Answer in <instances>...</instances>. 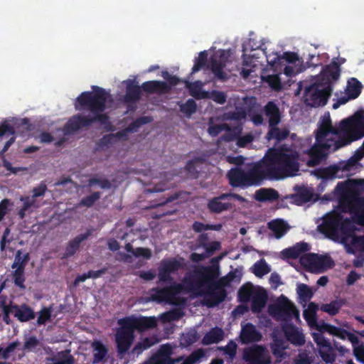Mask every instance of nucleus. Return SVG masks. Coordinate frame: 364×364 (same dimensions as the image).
Wrapping results in <instances>:
<instances>
[{
	"mask_svg": "<svg viewBox=\"0 0 364 364\" xmlns=\"http://www.w3.org/2000/svg\"><path fill=\"white\" fill-rule=\"evenodd\" d=\"M202 163L203 160L200 158H196L193 160L188 161L185 166V170L188 177L191 178H198L200 173V170L198 169V166Z\"/></svg>",
	"mask_w": 364,
	"mask_h": 364,
	"instance_id": "obj_42",
	"label": "nucleus"
},
{
	"mask_svg": "<svg viewBox=\"0 0 364 364\" xmlns=\"http://www.w3.org/2000/svg\"><path fill=\"white\" fill-rule=\"evenodd\" d=\"M220 228V225H208L198 221H195L192 225V229L196 232H201L203 230H219Z\"/></svg>",
	"mask_w": 364,
	"mask_h": 364,
	"instance_id": "obj_56",
	"label": "nucleus"
},
{
	"mask_svg": "<svg viewBox=\"0 0 364 364\" xmlns=\"http://www.w3.org/2000/svg\"><path fill=\"white\" fill-rule=\"evenodd\" d=\"M333 193L343 211L353 214L352 220L340 213L330 215L324 219L321 231L328 238L346 245L358 230L355 224L364 226V197L360 196L357 183L350 180L338 183Z\"/></svg>",
	"mask_w": 364,
	"mask_h": 364,
	"instance_id": "obj_1",
	"label": "nucleus"
},
{
	"mask_svg": "<svg viewBox=\"0 0 364 364\" xmlns=\"http://www.w3.org/2000/svg\"><path fill=\"white\" fill-rule=\"evenodd\" d=\"M183 358V356L181 355ZM205 357V351L202 348L193 350L186 358L181 360V364H196Z\"/></svg>",
	"mask_w": 364,
	"mask_h": 364,
	"instance_id": "obj_50",
	"label": "nucleus"
},
{
	"mask_svg": "<svg viewBox=\"0 0 364 364\" xmlns=\"http://www.w3.org/2000/svg\"><path fill=\"white\" fill-rule=\"evenodd\" d=\"M264 114L268 119L269 126L278 125L282 119L278 106L272 101L268 102L264 107Z\"/></svg>",
	"mask_w": 364,
	"mask_h": 364,
	"instance_id": "obj_24",
	"label": "nucleus"
},
{
	"mask_svg": "<svg viewBox=\"0 0 364 364\" xmlns=\"http://www.w3.org/2000/svg\"><path fill=\"white\" fill-rule=\"evenodd\" d=\"M92 88V91L83 92L76 98L75 108L79 111L88 110L92 115H73L62 129L64 135L73 134L95 122L104 125L108 131L112 130L109 117L107 114L104 113L107 108V100L110 95L102 87L93 85Z\"/></svg>",
	"mask_w": 364,
	"mask_h": 364,
	"instance_id": "obj_3",
	"label": "nucleus"
},
{
	"mask_svg": "<svg viewBox=\"0 0 364 364\" xmlns=\"http://www.w3.org/2000/svg\"><path fill=\"white\" fill-rule=\"evenodd\" d=\"M268 228L273 232L276 238L279 239L287 232V223L281 219L272 220L268 223Z\"/></svg>",
	"mask_w": 364,
	"mask_h": 364,
	"instance_id": "obj_37",
	"label": "nucleus"
},
{
	"mask_svg": "<svg viewBox=\"0 0 364 364\" xmlns=\"http://www.w3.org/2000/svg\"><path fill=\"white\" fill-rule=\"evenodd\" d=\"M336 141L334 139H326L320 142L316 141L315 144L309 150L308 154L310 159L308 164L309 166L318 164L325 156V151L334 150V141Z\"/></svg>",
	"mask_w": 364,
	"mask_h": 364,
	"instance_id": "obj_16",
	"label": "nucleus"
},
{
	"mask_svg": "<svg viewBox=\"0 0 364 364\" xmlns=\"http://www.w3.org/2000/svg\"><path fill=\"white\" fill-rule=\"evenodd\" d=\"M142 90L149 94H167L170 92L171 87L164 81L150 80L142 83Z\"/></svg>",
	"mask_w": 364,
	"mask_h": 364,
	"instance_id": "obj_23",
	"label": "nucleus"
},
{
	"mask_svg": "<svg viewBox=\"0 0 364 364\" xmlns=\"http://www.w3.org/2000/svg\"><path fill=\"white\" fill-rule=\"evenodd\" d=\"M40 345L39 340L34 336H29L24 342L23 350L27 352L34 351Z\"/></svg>",
	"mask_w": 364,
	"mask_h": 364,
	"instance_id": "obj_60",
	"label": "nucleus"
},
{
	"mask_svg": "<svg viewBox=\"0 0 364 364\" xmlns=\"http://www.w3.org/2000/svg\"><path fill=\"white\" fill-rule=\"evenodd\" d=\"M345 304L343 299H335L328 304H322L320 309L330 316L336 315Z\"/></svg>",
	"mask_w": 364,
	"mask_h": 364,
	"instance_id": "obj_39",
	"label": "nucleus"
},
{
	"mask_svg": "<svg viewBox=\"0 0 364 364\" xmlns=\"http://www.w3.org/2000/svg\"><path fill=\"white\" fill-rule=\"evenodd\" d=\"M264 80L274 90L279 91L282 89L281 79L278 75H268Z\"/></svg>",
	"mask_w": 364,
	"mask_h": 364,
	"instance_id": "obj_57",
	"label": "nucleus"
},
{
	"mask_svg": "<svg viewBox=\"0 0 364 364\" xmlns=\"http://www.w3.org/2000/svg\"><path fill=\"white\" fill-rule=\"evenodd\" d=\"M92 235V230H87L85 232L77 235L73 240L69 241L64 253L65 258L73 256L78 250L82 242L88 239Z\"/></svg>",
	"mask_w": 364,
	"mask_h": 364,
	"instance_id": "obj_27",
	"label": "nucleus"
},
{
	"mask_svg": "<svg viewBox=\"0 0 364 364\" xmlns=\"http://www.w3.org/2000/svg\"><path fill=\"white\" fill-rule=\"evenodd\" d=\"M153 121V118L149 116H143L136 118L134 121L131 122L127 128V131L129 133L136 132L142 125L149 124Z\"/></svg>",
	"mask_w": 364,
	"mask_h": 364,
	"instance_id": "obj_47",
	"label": "nucleus"
},
{
	"mask_svg": "<svg viewBox=\"0 0 364 364\" xmlns=\"http://www.w3.org/2000/svg\"><path fill=\"white\" fill-rule=\"evenodd\" d=\"M271 269L266 261L263 259L256 262L253 266V273L257 277H262L270 272Z\"/></svg>",
	"mask_w": 364,
	"mask_h": 364,
	"instance_id": "obj_49",
	"label": "nucleus"
},
{
	"mask_svg": "<svg viewBox=\"0 0 364 364\" xmlns=\"http://www.w3.org/2000/svg\"><path fill=\"white\" fill-rule=\"evenodd\" d=\"M183 257L178 259L171 257L162 259L158 268V278L159 282L162 283H172L173 278L171 276V274L183 269Z\"/></svg>",
	"mask_w": 364,
	"mask_h": 364,
	"instance_id": "obj_13",
	"label": "nucleus"
},
{
	"mask_svg": "<svg viewBox=\"0 0 364 364\" xmlns=\"http://www.w3.org/2000/svg\"><path fill=\"white\" fill-rule=\"evenodd\" d=\"M227 94L219 90H212L208 92L206 98H209L219 105H224L227 101Z\"/></svg>",
	"mask_w": 364,
	"mask_h": 364,
	"instance_id": "obj_55",
	"label": "nucleus"
},
{
	"mask_svg": "<svg viewBox=\"0 0 364 364\" xmlns=\"http://www.w3.org/2000/svg\"><path fill=\"white\" fill-rule=\"evenodd\" d=\"M224 338V331L221 328L213 327L206 333L202 338V343L205 346L218 343Z\"/></svg>",
	"mask_w": 364,
	"mask_h": 364,
	"instance_id": "obj_32",
	"label": "nucleus"
},
{
	"mask_svg": "<svg viewBox=\"0 0 364 364\" xmlns=\"http://www.w3.org/2000/svg\"><path fill=\"white\" fill-rule=\"evenodd\" d=\"M134 333L135 331L139 332H144L149 329L154 328L156 326L157 322L154 317L146 316H127L120 318Z\"/></svg>",
	"mask_w": 364,
	"mask_h": 364,
	"instance_id": "obj_15",
	"label": "nucleus"
},
{
	"mask_svg": "<svg viewBox=\"0 0 364 364\" xmlns=\"http://www.w3.org/2000/svg\"><path fill=\"white\" fill-rule=\"evenodd\" d=\"M46 364H74V357L70 354V350L59 351L50 358H46Z\"/></svg>",
	"mask_w": 364,
	"mask_h": 364,
	"instance_id": "obj_34",
	"label": "nucleus"
},
{
	"mask_svg": "<svg viewBox=\"0 0 364 364\" xmlns=\"http://www.w3.org/2000/svg\"><path fill=\"white\" fill-rule=\"evenodd\" d=\"M24 269H21V268H17L12 274L14 284L21 289H26V286L24 285L26 280L24 277Z\"/></svg>",
	"mask_w": 364,
	"mask_h": 364,
	"instance_id": "obj_54",
	"label": "nucleus"
},
{
	"mask_svg": "<svg viewBox=\"0 0 364 364\" xmlns=\"http://www.w3.org/2000/svg\"><path fill=\"white\" fill-rule=\"evenodd\" d=\"M93 350L92 364H98L106 360L108 354V348L102 343V341L95 340L91 343Z\"/></svg>",
	"mask_w": 364,
	"mask_h": 364,
	"instance_id": "obj_30",
	"label": "nucleus"
},
{
	"mask_svg": "<svg viewBox=\"0 0 364 364\" xmlns=\"http://www.w3.org/2000/svg\"><path fill=\"white\" fill-rule=\"evenodd\" d=\"M259 287H255L252 283L243 284L238 290V300L242 303L249 302L257 293Z\"/></svg>",
	"mask_w": 364,
	"mask_h": 364,
	"instance_id": "obj_33",
	"label": "nucleus"
},
{
	"mask_svg": "<svg viewBox=\"0 0 364 364\" xmlns=\"http://www.w3.org/2000/svg\"><path fill=\"white\" fill-rule=\"evenodd\" d=\"M220 268L218 264L202 266L194 271L193 275L189 279H186V283L191 289H198L203 287L204 284H210L215 289H225L230 282L224 276L218 279Z\"/></svg>",
	"mask_w": 364,
	"mask_h": 364,
	"instance_id": "obj_5",
	"label": "nucleus"
},
{
	"mask_svg": "<svg viewBox=\"0 0 364 364\" xmlns=\"http://www.w3.org/2000/svg\"><path fill=\"white\" fill-rule=\"evenodd\" d=\"M182 356L176 358V360H171L168 356H164L162 353H154L145 361L140 364H176L181 362Z\"/></svg>",
	"mask_w": 364,
	"mask_h": 364,
	"instance_id": "obj_36",
	"label": "nucleus"
},
{
	"mask_svg": "<svg viewBox=\"0 0 364 364\" xmlns=\"http://www.w3.org/2000/svg\"><path fill=\"white\" fill-rule=\"evenodd\" d=\"M298 161L299 154L296 151L269 149L264 158L249 171L233 168L227 176L232 187L259 185L264 179H281L295 176L299 170Z\"/></svg>",
	"mask_w": 364,
	"mask_h": 364,
	"instance_id": "obj_2",
	"label": "nucleus"
},
{
	"mask_svg": "<svg viewBox=\"0 0 364 364\" xmlns=\"http://www.w3.org/2000/svg\"><path fill=\"white\" fill-rule=\"evenodd\" d=\"M52 306L43 307L39 312L38 317L37 318L38 325H43L46 321H49L51 317Z\"/></svg>",
	"mask_w": 364,
	"mask_h": 364,
	"instance_id": "obj_59",
	"label": "nucleus"
},
{
	"mask_svg": "<svg viewBox=\"0 0 364 364\" xmlns=\"http://www.w3.org/2000/svg\"><path fill=\"white\" fill-rule=\"evenodd\" d=\"M362 85L356 78H351L348 82L346 93L349 99L357 98L361 92Z\"/></svg>",
	"mask_w": 364,
	"mask_h": 364,
	"instance_id": "obj_40",
	"label": "nucleus"
},
{
	"mask_svg": "<svg viewBox=\"0 0 364 364\" xmlns=\"http://www.w3.org/2000/svg\"><path fill=\"white\" fill-rule=\"evenodd\" d=\"M314 342L319 348V355L326 363H333L335 355L330 342L321 333L312 334Z\"/></svg>",
	"mask_w": 364,
	"mask_h": 364,
	"instance_id": "obj_19",
	"label": "nucleus"
},
{
	"mask_svg": "<svg viewBox=\"0 0 364 364\" xmlns=\"http://www.w3.org/2000/svg\"><path fill=\"white\" fill-rule=\"evenodd\" d=\"M169 286L163 288H153L151 290L150 297L152 301L159 303L166 302L171 305H178L183 300L178 294L183 290H187L186 284L173 282Z\"/></svg>",
	"mask_w": 364,
	"mask_h": 364,
	"instance_id": "obj_7",
	"label": "nucleus"
},
{
	"mask_svg": "<svg viewBox=\"0 0 364 364\" xmlns=\"http://www.w3.org/2000/svg\"><path fill=\"white\" fill-rule=\"evenodd\" d=\"M97 184L99 185L100 188L103 189H109L112 186L110 181L107 178L101 179L93 177L90 178L88 180L89 186H92Z\"/></svg>",
	"mask_w": 364,
	"mask_h": 364,
	"instance_id": "obj_62",
	"label": "nucleus"
},
{
	"mask_svg": "<svg viewBox=\"0 0 364 364\" xmlns=\"http://www.w3.org/2000/svg\"><path fill=\"white\" fill-rule=\"evenodd\" d=\"M276 55L277 57L272 62L268 60L269 64L274 65L276 63V60H279L280 59H284L289 63H295L298 60V55L294 52H284L282 55L276 53Z\"/></svg>",
	"mask_w": 364,
	"mask_h": 364,
	"instance_id": "obj_58",
	"label": "nucleus"
},
{
	"mask_svg": "<svg viewBox=\"0 0 364 364\" xmlns=\"http://www.w3.org/2000/svg\"><path fill=\"white\" fill-rule=\"evenodd\" d=\"M297 294L299 298L304 302L309 301L314 295L311 289L305 284H300L298 286Z\"/></svg>",
	"mask_w": 364,
	"mask_h": 364,
	"instance_id": "obj_53",
	"label": "nucleus"
},
{
	"mask_svg": "<svg viewBox=\"0 0 364 364\" xmlns=\"http://www.w3.org/2000/svg\"><path fill=\"white\" fill-rule=\"evenodd\" d=\"M340 71L339 65L336 62H333L323 69L317 80L326 87L329 85L332 91V83L333 81H336L339 78Z\"/></svg>",
	"mask_w": 364,
	"mask_h": 364,
	"instance_id": "obj_20",
	"label": "nucleus"
},
{
	"mask_svg": "<svg viewBox=\"0 0 364 364\" xmlns=\"http://www.w3.org/2000/svg\"><path fill=\"white\" fill-rule=\"evenodd\" d=\"M268 296L266 290L262 287H259L257 293L252 298L251 311L254 314L260 313L265 307L267 301Z\"/></svg>",
	"mask_w": 364,
	"mask_h": 364,
	"instance_id": "obj_28",
	"label": "nucleus"
},
{
	"mask_svg": "<svg viewBox=\"0 0 364 364\" xmlns=\"http://www.w3.org/2000/svg\"><path fill=\"white\" fill-rule=\"evenodd\" d=\"M310 246L305 242L296 243L291 247L286 248L282 251V255L284 259H297L301 257L302 254L308 252Z\"/></svg>",
	"mask_w": 364,
	"mask_h": 364,
	"instance_id": "obj_26",
	"label": "nucleus"
},
{
	"mask_svg": "<svg viewBox=\"0 0 364 364\" xmlns=\"http://www.w3.org/2000/svg\"><path fill=\"white\" fill-rule=\"evenodd\" d=\"M331 92L329 85L326 87L316 80L306 88L304 102L306 105L311 107H323L327 104Z\"/></svg>",
	"mask_w": 364,
	"mask_h": 364,
	"instance_id": "obj_8",
	"label": "nucleus"
},
{
	"mask_svg": "<svg viewBox=\"0 0 364 364\" xmlns=\"http://www.w3.org/2000/svg\"><path fill=\"white\" fill-rule=\"evenodd\" d=\"M269 313L277 320L284 321L282 323V330L285 338L291 344L297 346H303L306 341L304 333L291 323H289L294 317L299 318V312L287 298L282 296V300L269 307Z\"/></svg>",
	"mask_w": 364,
	"mask_h": 364,
	"instance_id": "obj_4",
	"label": "nucleus"
},
{
	"mask_svg": "<svg viewBox=\"0 0 364 364\" xmlns=\"http://www.w3.org/2000/svg\"><path fill=\"white\" fill-rule=\"evenodd\" d=\"M208 60V53L203 50L199 53L198 57L194 60V65L191 70V73H196L203 68Z\"/></svg>",
	"mask_w": 364,
	"mask_h": 364,
	"instance_id": "obj_51",
	"label": "nucleus"
},
{
	"mask_svg": "<svg viewBox=\"0 0 364 364\" xmlns=\"http://www.w3.org/2000/svg\"><path fill=\"white\" fill-rule=\"evenodd\" d=\"M30 259V255L28 253H26L23 255L22 251L18 250L16 251L14 261L11 265L12 269L21 268V269H24L27 263Z\"/></svg>",
	"mask_w": 364,
	"mask_h": 364,
	"instance_id": "obj_45",
	"label": "nucleus"
},
{
	"mask_svg": "<svg viewBox=\"0 0 364 364\" xmlns=\"http://www.w3.org/2000/svg\"><path fill=\"white\" fill-rule=\"evenodd\" d=\"M240 337L241 342L244 344L259 341L262 338V334L257 330L255 326L251 323L242 325Z\"/></svg>",
	"mask_w": 364,
	"mask_h": 364,
	"instance_id": "obj_22",
	"label": "nucleus"
},
{
	"mask_svg": "<svg viewBox=\"0 0 364 364\" xmlns=\"http://www.w3.org/2000/svg\"><path fill=\"white\" fill-rule=\"evenodd\" d=\"M233 207L234 205L228 199L226 193L210 198L207 203V208L212 214H220L230 210Z\"/></svg>",
	"mask_w": 364,
	"mask_h": 364,
	"instance_id": "obj_18",
	"label": "nucleus"
},
{
	"mask_svg": "<svg viewBox=\"0 0 364 364\" xmlns=\"http://www.w3.org/2000/svg\"><path fill=\"white\" fill-rule=\"evenodd\" d=\"M331 134H338V129L332 126L331 121L328 117L323 120L321 124L316 131V141L320 142L326 139H332L331 138H328Z\"/></svg>",
	"mask_w": 364,
	"mask_h": 364,
	"instance_id": "obj_29",
	"label": "nucleus"
},
{
	"mask_svg": "<svg viewBox=\"0 0 364 364\" xmlns=\"http://www.w3.org/2000/svg\"><path fill=\"white\" fill-rule=\"evenodd\" d=\"M351 245L360 251H364V235H356L355 232L350 236Z\"/></svg>",
	"mask_w": 364,
	"mask_h": 364,
	"instance_id": "obj_63",
	"label": "nucleus"
},
{
	"mask_svg": "<svg viewBox=\"0 0 364 364\" xmlns=\"http://www.w3.org/2000/svg\"><path fill=\"white\" fill-rule=\"evenodd\" d=\"M187 291L194 292L199 296H203V304L208 308H213L223 302L228 295L225 289H215L210 284H204L198 289H191L185 282Z\"/></svg>",
	"mask_w": 364,
	"mask_h": 364,
	"instance_id": "obj_9",
	"label": "nucleus"
},
{
	"mask_svg": "<svg viewBox=\"0 0 364 364\" xmlns=\"http://www.w3.org/2000/svg\"><path fill=\"white\" fill-rule=\"evenodd\" d=\"M141 86L140 87L134 81L128 82L124 95V101L127 103H135L141 99Z\"/></svg>",
	"mask_w": 364,
	"mask_h": 364,
	"instance_id": "obj_31",
	"label": "nucleus"
},
{
	"mask_svg": "<svg viewBox=\"0 0 364 364\" xmlns=\"http://www.w3.org/2000/svg\"><path fill=\"white\" fill-rule=\"evenodd\" d=\"M278 198V192L273 188H261L255 193V199L259 202L273 201Z\"/></svg>",
	"mask_w": 364,
	"mask_h": 364,
	"instance_id": "obj_38",
	"label": "nucleus"
},
{
	"mask_svg": "<svg viewBox=\"0 0 364 364\" xmlns=\"http://www.w3.org/2000/svg\"><path fill=\"white\" fill-rule=\"evenodd\" d=\"M202 83L200 81H196L194 82L186 83V87L188 88L190 95L196 99L206 98L208 92L202 90Z\"/></svg>",
	"mask_w": 364,
	"mask_h": 364,
	"instance_id": "obj_41",
	"label": "nucleus"
},
{
	"mask_svg": "<svg viewBox=\"0 0 364 364\" xmlns=\"http://www.w3.org/2000/svg\"><path fill=\"white\" fill-rule=\"evenodd\" d=\"M289 130L287 128L280 129L278 125L269 126V130L265 138L268 141L274 139L277 141H282L289 136Z\"/></svg>",
	"mask_w": 364,
	"mask_h": 364,
	"instance_id": "obj_35",
	"label": "nucleus"
},
{
	"mask_svg": "<svg viewBox=\"0 0 364 364\" xmlns=\"http://www.w3.org/2000/svg\"><path fill=\"white\" fill-rule=\"evenodd\" d=\"M243 359L249 364H272L269 351L261 345L255 344L245 348Z\"/></svg>",
	"mask_w": 364,
	"mask_h": 364,
	"instance_id": "obj_14",
	"label": "nucleus"
},
{
	"mask_svg": "<svg viewBox=\"0 0 364 364\" xmlns=\"http://www.w3.org/2000/svg\"><path fill=\"white\" fill-rule=\"evenodd\" d=\"M100 192H93L92 194L82 198L78 204L79 207L91 208L100 198Z\"/></svg>",
	"mask_w": 364,
	"mask_h": 364,
	"instance_id": "obj_52",
	"label": "nucleus"
},
{
	"mask_svg": "<svg viewBox=\"0 0 364 364\" xmlns=\"http://www.w3.org/2000/svg\"><path fill=\"white\" fill-rule=\"evenodd\" d=\"M360 159V156H352L346 161H341L337 164L318 169L316 174L318 178L326 181L329 179L342 177L344 172L350 171L353 169Z\"/></svg>",
	"mask_w": 364,
	"mask_h": 364,
	"instance_id": "obj_10",
	"label": "nucleus"
},
{
	"mask_svg": "<svg viewBox=\"0 0 364 364\" xmlns=\"http://www.w3.org/2000/svg\"><path fill=\"white\" fill-rule=\"evenodd\" d=\"M300 263L316 272H323L334 266V262L331 257L316 253L304 254L300 257Z\"/></svg>",
	"mask_w": 364,
	"mask_h": 364,
	"instance_id": "obj_11",
	"label": "nucleus"
},
{
	"mask_svg": "<svg viewBox=\"0 0 364 364\" xmlns=\"http://www.w3.org/2000/svg\"><path fill=\"white\" fill-rule=\"evenodd\" d=\"M317 328L342 340L348 339L353 345L359 343L358 337L355 334L348 332L342 328L329 323H324L320 327L318 326Z\"/></svg>",
	"mask_w": 364,
	"mask_h": 364,
	"instance_id": "obj_21",
	"label": "nucleus"
},
{
	"mask_svg": "<svg viewBox=\"0 0 364 364\" xmlns=\"http://www.w3.org/2000/svg\"><path fill=\"white\" fill-rule=\"evenodd\" d=\"M228 53L225 50L219 51V55L210 58V69L215 77L221 81H225L228 77L223 71L228 58Z\"/></svg>",
	"mask_w": 364,
	"mask_h": 364,
	"instance_id": "obj_17",
	"label": "nucleus"
},
{
	"mask_svg": "<svg viewBox=\"0 0 364 364\" xmlns=\"http://www.w3.org/2000/svg\"><path fill=\"white\" fill-rule=\"evenodd\" d=\"M197 105L193 99H188L184 104L181 106V111L190 116L196 112Z\"/></svg>",
	"mask_w": 364,
	"mask_h": 364,
	"instance_id": "obj_61",
	"label": "nucleus"
},
{
	"mask_svg": "<svg viewBox=\"0 0 364 364\" xmlns=\"http://www.w3.org/2000/svg\"><path fill=\"white\" fill-rule=\"evenodd\" d=\"M119 327L117 329L115 333V343L117 351L119 355L124 356L130 349L134 338V333L131 329L120 319L118 320Z\"/></svg>",
	"mask_w": 364,
	"mask_h": 364,
	"instance_id": "obj_12",
	"label": "nucleus"
},
{
	"mask_svg": "<svg viewBox=\"0 0 364 364\" xmlns=\"http://www.w3.org/2000/svg\"><path fill=\"white\" fill-rule=\"evenodd\" d=\"M183 316V313L178 309H173L166 312L163 318L167 321H177Z\"/></svg>",
	"mask_w": 364,
	"mask_h": 364,
	"instance_id": "obj_64",
	"label": "nucleus"
},
{
	"mask_svg": "<svg viewBox=\"0 0 364 364\" xmlns=\"http://www.w3.org/2000/svg\"><path fill=\"white\" fill-rule=\"evenodd\" d=\"M199 338V336L195 329H190L183 333L181 336L180 344L183 347H188L195 343Z\"/></svg>",
	"mask_w": 364,
	"mask_h": 364,
	"instance_id": "obj_43",
	"label": "nucleus"
},
{
	"mask_svg": "<svg viewBox=\"0 0 364 364\" xmlns=\"http://www.w3.org/2000/svg\"><path fill=\"white\" fill-rule=\"evenodd\" d=\"M339 129L343 132V134L334 141V150H337L364 136L363 123L354 117L343 119L340 123Z\"/></svg>",
	"mask_w": 364,
	"mask_h": 364,
	"instance_id": "obj_6",
	"label": "nucleus"
},
{
	"mask_svg": "<svg viewBox=\"0 0 364 364\" xmlns=\"http://www.w3.org/2000/svg\"><path fill=\"white\" fill-rule=\"evenodd\" d=\"M247 113L242 107H236L233 111L225 112L223 114V119L228 121H241L246 118Z\"/></svg>",
	"mask_w": 364,
	"mask_h": 364,
	"instance_id": "obj_48",
	"label": "nucleus"
},
{
	"mask_svg": "<svg viewBox=\"0 0 364 364\" xmlns=\"http://www.w3.org/2000/svg\"><path fill=\"white\" fill-rule=\"evenodd\" d=\"M225 131L226 133L222 136L223 140L228 142L233 141L235 140L237 141V139L242 134V125H237L233 127L228 126V129H225Z\"/></svg>",
	"mask_w": 364,
	"mask_h": 364,
	"instance_id": "obj_46",
	"label": "nucleus"
},
{
	"mask_svg": "<svg viewBox=\"0 0 364 364\" xmlns=\"http://www.w3.org/2000/svg\"><path fill=\"white\" fill-rule=\"evenodd\" d=\"M313 197V193L306 188L301 189L299 193L292 196L294 203L298 205L310 202Z\"/></svg>",
	"mask_w": 364,
	"mask_h": 364,
	"instance_id": "obj_44",
	"label": "nucleus"
},
{
	"mask_svg": "<svg viewBox=\"0 0 364 364\" xmlns=\"http://www.w3.org/2000/svg\"><path fill=\"white\" fill-rule=\"evenodd\" d=\"M14 316L21 322H27L33 319L36 316L32 308L26 304L18 305L12 302Z\"/></svg>",
	"mask_w": 364,
	"mask_h": 364,
	"instance_id": "obj_25",
	"label": "nucleus"
}]
</instances>
